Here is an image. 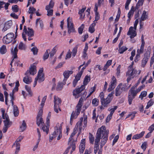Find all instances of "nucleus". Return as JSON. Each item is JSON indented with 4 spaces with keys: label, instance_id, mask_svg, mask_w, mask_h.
Instances as JSON below:
<instances>
[{
    "label": "nucleus",
    "instance_id": "f257e3e1",
    "mask_svg": "<svg viewBox=\"0 0 154 154\" xmlns=\"http://www.w3.org/2000/svg\"><path fill=\"white\" fill-rule=\"evenodd\" d=\"M109 134V131L108 130H106L105 126L103 125L98 129L96 134L95 140H96L97 138H98L99 143L100 144V140L101 139L100 148L98 152V154H102V148L107 142Z\"/></svg>",
    "mask_w": 154,
    "mask_h": 154
},
{
    "label": "nucleus",
    "instance_id": "f03ea898",
    "mask_svg": "<svg viewBox=\"0 0 154 154\" xmlns=\"http://www.w3.org/2000/svg\"><path fill=\"white\" fill-rule=\"evenodd\" d=\"M114 94V91L112 92L108 95L107 97L105 99L104 98V94L103 92L100 93L99 97L100 99V101L101 105L103 106L104 107H107L109 103L113 98V94Z\"/></svg>",
    "mask_w": 154,
    "mask_h": 154
},
{
    "label": "nucleus",
    "instance_id": "7ed1b4c3",
    "mask_svg": "<svg viewBox=\"0 0 154 154\" xmlns=\"http://www.w3.org/2000/svg\"><path fill=\"white\" fill-rule=\"evenodd\" d=\"M128 70L126 72V76H128L127 81L128 83L132 79L134 78L137 75H139L140 74L141 71L139 70V72L137 73V71L135 68H128Z\"/></svg>",
    "mask_w": 154,
    "mask_h": 154
},
{
    "label": "nucleus",
    "instance_id": "20e7f679",
    "mask_svg": "<svg viewBox=\"0 0 154 154\" xmlns=\"http://www.w3.org/2000/svg\"><path fill=\"white\" fill-rule=\"evenodd\" d=\"M1 111L2 113V118L4 119H6L3 121L4 126L9 128L12 124V122L10 121L9 116L7 113H5V110L3 108L1 109Z\"/></svg>",
    "mask_w": 154,
    "mask_h": 154
},
{
    "label": "nucleus",
    "instance_id": "39448f33",
    "mask_svg": "<svg viewBox=\"0 0 154 154\" xmlns=\"http://www.w3.org/2000/svg\"><path fill=\"white\" fill-rule=\"evenodd\" d=\"M137 93L136 91V86L132 87L129 90L128 96V100L129 105L132 103V100L135 98Z\"/></svg>",
    "mask_w": 154,
    "mask_h": 154
},
{
    "label": "nucleus",
    "instance_id": "423d86ee",
    "mask_svg": "<svg viewBox=\"0 0 154 154\" xmlns=\"http://www.w3.org/2000/svg\"><path fill=\"white\" fill-rule=\"evenodd\" d=\"M16 38L15 37L14 38V34L13 33H10L8 34L4 37L3 42L5 44H8L11 42L14 39V40L12 42V43L14 44L16 42Z\"/></svg>",
    "mask_w": 154,
    "mask_h": 154
},
{
    "label": "nucleus",
    "instance_id": "0eeeda50",
    "mask_svg": "<svg viewBox=\"0 0 154 154\" xmlns=\"http://www.w3.org/2000/svg\"><path fill=\"white\" fill-rule=\"evenodd\" d=\"M23 31L22 33V36L25 41H26V35H27L28 36H34V32L33 29H32L28 28V30H27L26 27L25 26H24Z\"/></svg>",
    "mask_w": 154,
    "mask_h": 154
},
{
    "label": "nucleus",
    "instance_id": "6e6552de",
    "mask_svg": "<svg viewBox=\"0 0 154 154\" xmlns=\"http://www.w3.org/2000/svg\"><path fill=\"white\" fill-rule=\"evenodd\" d=\"M62 129L61 124H60L59 123H57L54 128V131L53 133L57 135V136L58 135L57 138V140H60L62 137Z\"/></svg>",
    "mask_w": 154,
    "mask_h": 154
},
{
    "label": "nucleus",
    "instance_id": "1a4fd4ad",
    "mask_svg": "<svg viewBox=\"0 0 154 154\" xmlns=\"http://www.w3.org/2000/svg\"><path fill=\"white\" fill-rule=\"evenodd\" d=\"M67 26L68 29V32L70 34L71 32H75L74 27V25L72 18L69 17L67 19Z\"/></svg>",
    "mask_w": 154,
    "mask_h": 154
},
{
    "label": "nucleus",
    "instance_id": "9d476101",
    "mask_svg": "<svg viewBox=\"0 0 154 154\" xmlns=\"http://www.w3.org/2000/svg\"><path fill=\"white\" fill-rule=\"evenodd\" d=\"M51 113L49 112L48 114V116L46 119V125L42 127V129L44 132H45L47 134H48L49 131V124L50 122V119L51 117Z\"/></svg>",
    "mask_w": 154,
    "mask_h": 154
},
{
    "label": "nucleus",
    "instance_id": "9b49d317",
    "mask_svg": "<svg viewBox=\"0 0 154 154\" xmlns=\"http://www.w3.org/2000/svg\"><path fill=\"white\" fill-rule=\"evenodd\" d=\"M117 82V81L116 78L114 76H113L111 79L110 84L107 89V91L108 92H110L112 91L115 88Z\"/></svg>",
    "mask_w": 154,
    "mask_h": 154
},
{
    "label": "nucleus",
    "instance_id": "f8f14e48",
    "mask_svg": "<svg viewBox=\"0 0 154 154\" xmlns=\"http://www.w3.org/2000/svg\"><path fill=\"white\" fill-rule=\"evenodd\" d=\"M85 87L84 85H81L80 87L73 90L72 92L73 95L75 97V98H77L80 97L79 94L85 89Z\"/></svg>",
    "mask_w": 154,
    "mask_h": 154
},
{
    "label": "nucleus",
    "instance_id": "ddd939ff",
    "mask_svg": "<svg viewBox=\"0 0 154 154\" xmlns=\"http://www.w3.org/2000/svg\"><path fill=\"white\" fill-rule=\"evenodd\" d=\"M36 66L34 64L31 65L29 70H27L25 73V75H28L29 74L34 75L36 73Z\"/></svg>",
    "mask_w": 154,
    "mask_h": 154
},
{
    "label": "nucleus",
    "instance_id": "4468645a",
    "mask_svg": "<svg viewBox=\"0 0 154 154\" xmlns=\"http://www.w3.org/2000/svg\"><path fill=\"white\" fill-rule=\"evenodd\" d=\"M83 99L81 97L79 99V102L76 107V109L77 110V114H79L81 109V108L83 104Z\"/></svg>",
    "mask_w": 154,
    "mask_h": 154
},
{
    "label": "nucleus",
    "instance_id": "2eb2a0df",
    "mask_svg": "<svg viewBox=\"0 0 154 154\" xmlns=\"http://www.w3.org/2000/svg\"><path fill=\"white\" fill-rule=\"evenodd\" d=\"M133 29V27L132 26H131L127 33V35H130V37L131 38H134L137 35L136 31Z\"/></svg>",
    "mask_w": 154,
    "mask_h": 154
},
{
    "label": "nucleus",
    "instance_id": "dca6fc26",
    "mask_svg": "<svg viewBox=\"0 0 154 154\" xmlns=\"http://www.w3.org/2000/svg\"><path fill=\"white\" fill-rule=\"evenodd\" d=\"M83 118H81L80 119L79 121L77 122L75 126H76V127H77L78 128L79 127V130L78 131L79 134H80L82 129H84L85 128H84V126H83V127L82 126V122H83Z\"/></svg>",
    "mask_w": 154,
    "mask_h": 154
},
{
    "label": "nucleus",
    "instance_id": "f3484780",
    "mask_svg": "<svg viewBox=\"0 0 154 154\" xmlns=\"http://www.w3.org/2000/svg\"><path fill=\"white\" fill-rule=\"evenodd\" d=\"M122 85V83L118 85L115 89V95L116 96H119L121 94L122 91L121 89V86Z\"/></svg>",
    "mask_w": 154,
    "mask_h": 154
},
{
    "label": "nucleus",
    "instance_id": "a211bd4d",
    "mask_svg": "<svg viewBox=\"0 0 154 154\" xmlns=\"http://www.w3.org/2000/svg\"><path fill=\"white\" fill-rule=\"evenodd\" d=\"M17 45L14 48V50L13 48H12L11 50V53L12 54L13 56V59L14 60L17 58V54L18 50L17 49Z\"/></svg>",
    "mask_w": 154,
    "mask_h": 154
},
{
    "label": "nucleus",
    "instance_id": "6ab92c4d",
    "mask_svg": "<svg viewBox=\"0 0 154 154\" xmlns=\"http://www.w3.org/2000/svg\"><path fill=\"white\" fill-rule=\"evenodd\" d=\"M99 140L98 138H97L96 140L95 141L94 145V154H96L98 150L99 151Z\"/></svg>",
    "mask_w": 154,
    "mask_h": 154
},
{
    "label": "nucleus",
    "instance_id": "aec40b11",
    "mask_svg": "<svg viewBox=\"0 0 154 154\" xmlns=\"http://www.w3.org/2000/svg\"><path fill=\"white\" fill-rule=\"evenodd\" d=\"M12 24V22L11 21H8L6 22L5 24L4 27L2 31L5 32L8 29H9L11 26Z\"/></svg>",
    "mask_w": 154,
    "mask_h": 154
},
{
    "label": "nucleus",
    "instance_id": "412c9836",
    "mask_svg": "<svg viewBox=\"0 0 154 154\" xmlns=\"http://www.w3.org/2000/svg\"><path fill=\"white\" fill-rule=\"evenodd\" d=\"M36 123L37 125L38 126H39L40 124H41L42 126H45V125H45L44 123V122H43V119L42 118V117H36Z\"/></svg>",
    "mask_w": 154,
    "mask_h": 154
},
{
    "label": "nucleus",
    "instance_id": "4be33fe9",
    "mask_svg": "<svg viewBox=\"0 0 154 154\" xmlns=\"http://www.w3.org/2000/svg\"><path fill=\"white\" fill-rule=\"evenodd\" d=\"M73 73L72 71L65 70L63 73V75L65 78V79H67L70 75Z\"/></svg>",
    "mask_w": 154,
    "mask_h": 154
},
{
    "label": "nucleus",
    "instance_id": "5701e85b",
    "mask_svg": "<svg viewBox=\"0 0 154 154\" xmlns=\"http://www.w3.org/2000/svg\"><path fill=\"white\" fill-rule=\"evenodd\" d=\"M144 134L145 131H142L139 134H137L133 136L132 138L133 139H138L142 137L144 135Z\"/></svg>",
    "mask_w": 154,
    "mask_h": 154
},
{
    "label": "nucleus",
    "instance_id": "b1692460",
    "mask_svg": "<svg viewBox=\"0 0 154 154\" xmlns=\"http://www.w3.org/2000/svg\"><path fill=\"white\" fill-rule=\"evenodd\" d=\"M135 11L134 8L133 6H132L131 10L128 14V21L130 20L131 19V17H132L134 14V11Z\"/></svg>",
    "mask_w": 154,
    "mask_h": 154
},
{
    "label": "nucleus",
    "instance_id": "393cba45",
    "mask_svg": "<svg viewBox=\"0 0 154 154\" xmlns=\"http://www.w3.org/2000/svg\"><path fill=\"white\" fill-rule=\"evenodd\" d=\"M54 104L55 103V102L56 103L55 104V105H60L61 104L62 102V100L61 99L58 97H57L56 95H54Z\"/></svg>",
    "mask_w": 154,
    "mask_h": 154
},
{
    "label": "nucleus",
    "instance_id": "a878e982",
    "mask_svg": "<svg viewBox=\"0 0 154 154\" xmlns=\"http://www.w3.org/2000/svg\"><path fill=\"white\" fill-rule=\"evenodd\" d=\"M81 77L77 74H76L72 82L73 87H75L76 86L78 81L80 79Z\"/></svg>",
    "mask_w": 154,
    "mask_h": 154
},
{
    "label": "nucleus",
    "instance_id": "bb28decb",
    "mask_svg": "<svg viewBox=\"0 0 154 154\" xmlns=\"http://www.w3.org/2000/svg\"><path fill=\"white\" fill-rule=\"evenodd\" d=\"M77 114V110H76L75 111H73L71 115L70 118V123H71L72 122H73V120L74 119H76L78 116L79 115Z\"/></svg>",
    "mask_w": 154,
    "mask_h": 154
},
{
    "label": "nucleus",
    "instance_id": "cd10ccee",
    "mask_svg": "<svg viewBox=\"0 0 154 154\" xmlns=\"http://www.w3.org/2000/svg\"><path fill=\"white\" fill-rule=\"evenodd\" d=\"M26 75L23 79V82L26 84H29L32 81L31 78L28 75Z\"/></svg>",
    "mask_w": 154,
    "mask_h": 154
},
{
    "label": "nucleus",
    "instance_id": "c85d7f7f",
    "mask_svg": "<svg viewBox=\"0 0 154 154\" xmlns=\"http://www.w3.org/2000/svg\"><path fill=\"white\" fill-rule=\"evenodd\" d=\"M151 52V48L149 46L148 47L147 51L144 54V57L146 58L147 59H149L150 57Z\"/></svg>",
    "mask_w": 154,
    "mask_h": 154
},
{
    "label": "nucleus",
    "instance_id": "c756f323",
    "mask_svg": "<svg viewBox=\"0 0 154 154\" xmlns=\"http://www.w3.org/2000/svg\"><path fill=\"white\" fill-rule=\"evenodd\" d=\"M35 78L37 79V80H38L39 82H42L44 81L45 79V75L44 74L39 75L38 76V75Z\"/></svg>",
    "mask_w": 154,
    "mask_h": 154
},
{
    "label": "nucleus",
    "instance_id": "7c9ffc66",
    "mask_svg": "<svg viewBox=\"0 0 154 154\" xmlns=\"http://www.w3.org/2000/svg\"><path fill=\"white\" fill-rule=\"evenodd\" d=\"M91 80V78L90 76L86 75L85 77L84 81H83V85H84L85 86V85H87L88 82L90 81Z\"/></svg>",
    "mask_w": 154,
    "mask_h": 154
},
{
    "label": "nucleus",
    "instance_id": "2f4dec72",
    "mask_svg": "<svg viewBox=\"0 0 154 154\" xmlns=\"http://www.w3.org/2000/svg\"><path fill=\"white\" fill-rule=\"evenodd\" d=\"M148 18V15L146 14V12L144 11L140 18V21H143L145 20Z\"/></svg>",
    "mask_w": 154,
    "mask_h": 154
},
{
    "label": "nucleus",
    "instance_id": "473e14b6",
    "mask_svg": "<svg viewBox=\"0 0 154 154\" xmlns=\"http://www.w3.org/2000/svg\"><path fill=\"white\" fill-rule=\"evenodd\" d=\"M26 128V124L25 120H23V121L22 125L20 127V131L22 132Z\"/></svg>",
    "mask_w": 154,
    "mask_h": 154
},
{
    "label": "nucleus",
    "instance_id": "72a5a7b5",
    "mask_svg": "<svg viewBox=\"0 0 154 154\" xmlns=\"http://www.w3.org/2000/svg\"><path fill=\"white\" fill-rule=\"evenodd\" d=\"M14 107V114L15 117L17 116L19 114V111L17 106L16 105L13 106Z\"/></svg>",
    "mask_w": 154,
    "mask_h": 154
},
{
    "label": "nucleus",
    "instance_id": "f704fd0d",
    "mask_svg": "<svg viewBox=\"0 0 154 154\" xmlns=\"http://www.w3.org/2000/svg\"><path fill=\"white\" fill-rule=\"evenodd\" d=\"M50 52V50L48 49L46 50L43 56V60L45 61L47 60L49 56V52Z\"/></svg>",
    "mask_w": 154,
    "mask_h": 154
},
{
    "label": "nucleus",
    "instance_id": "c9c22d12",
    "mask_svg": "<svg viewBox=\"0 0 154 154\" xmlns=\"http://www.w3.org/2000/svg\"><path fill=\"white\" fill-rule=\"evenodd\" d=\"M7 51L6 46L5 45H3L0 48V53L2 54H5Z\"/></svg>",
    "mask_w": 154,
    "mask_h": 154
},
{
    "label": "nucleus",
    "instance_id": "e433bc0d",
    "mask_svg": "<svg viewBox=\"0 0 154 154\" xmlns=\"http://www.w3.org/2000/svg\"><path fill=\"white\" fill-rule=\"evenodd\" d=\"M96 87V85H95L94 87H91L89 90V93L87 96V97H88L90 96L93 93H94L95 91Z\"/></svg>",
    "mask_w": 154,
    "mask_h": 154
},
{
    "label": "nucleus",
    "instance_id": "4c0bfd02",
    "mask_svg": "<svg viewBox=\"0 0 154 154\" xmlns=\"http://www.w3.org/2000/svg\"><path fill=\"white\" fill-rule=\"evenodd\" d=\"M128 49V48L125 46H122V47L119 48V52L120 54H123L125 51Z\"/></svg>",
    "mask_w": 154,
    "mask_h": 154
},
{
    "label": "nucleus",
    "instance_id": "58836bf2",
    "mask_svg": "<svg viewBox=\"0 0 154 154\" xmlns=\"http://www.w3.org/2000/svg\"><path fill=\"white\" fill-rule=\"evenodd\" d=\"M63 83L61 82H59L56 88V90L57 91L61 90L63 87Z\"/></svg>",
    "mask_w": 154,
    "mask_h": 154
},
{
    "label": "nucleus",
    "instance_id": "ea45409f",
    "mask_svg": "<svg viewBox=\"0 0 154 154\" xmlns=\"http://www.w3.org/2000/svg\"><path fill=\"white\" fill-rule=\"evenodd\" d=\"M78 47V45H76L72 50V55L73 57H75L77 51V49Z\"/></svg>",
    "mask_w": 154,
    "mask_h": 154
},
{
    "label": "nucleus",
    "instance_id": "a19ab883",
    "mask_svg": "<svg viewBox=\"0 0 154 154\" xmlns=\"http://www.w3.org/2000/svg\"><path fill=\"white\" fill-rule=\"evenodd\" d=\"M154 103V102L153 100L152 99H151L147 103V105L146 106V109H148L149 108L150 106H152L153 103Z\"/></svg>",
    "mask_w": 154,
    "mask_h": 154
},
{
    "label": "nucleus",
    "instance_id": "79ce46f5",
    "mask_svg": "<svg viewBox=\"0 0 154 154\" xmlns=\"http://www.w3.org/2000/svg\"><path fill=\"white\" fill-rule=\"evenodd\" d=\"M148 59H147L146 57H144L142 60L141 62V66L142 67H144L146 64V63L147 62V61H148Z\"/></svg>",
    "mask_w": 154,
    "mask_h": 154
},
{
    "label": "nucleus",
    "instance_id": "37998d69",
    "mask_svg": "<svg viewBox=\"0 0 154 154\" xmlns=\"http://www.w3.org/2000/svg\"><path fill=\"white\" fill-rule=\"evenodd\" d=\"M89 139L90 143L93 144L94 140V137L91 133H89Z\"/></svg>",
    "mask_w": 154,
    "mask_h": 154
},
{
    "label": "nucleus",
    "instance_id": "c03bdc74",
    "mask_svg": "<svg viewBox=\"0 0 154 154\" xmlns=\"http://www.w3.org/2000/svg\"><path fill=\"white\" fill-rule=\"evenodd\" d=\"M144 0H138L136 5V9H138L140 6H142L143 5Z\"/></svg>",
    "mask_w": 154,
    "mask_h": 154
},
{
    "label": "nucleus",
    "instance_id": "a18cd8bd",
    "mask_svg": "<svg viewBox=\"0 0 154 154\" xmlns=\"http://www.w3.org/2000/svg\"><path fill=\"white\" fill-rule=\"evenodd\" d=\"M18 48L21 50H24L26 48V46L22 42H21L19 44Z\"/></svg>",
    "mask_w": 154,
    "mask_h": 154
},
{
    "label": "nucleus",
    "instance_id": "49530a36",
    "mask_svg": "<svg viewBox=\"0 0 154 154\" xmlns=\"http://www.w3.org/2000/svg\"><path fill=\"white\" fill-rule=\"evenodd\" d=\"M99 100L96 98H95L93 99L92 100V104L94 105V106H98L99 104Z\"/></svg>",
    "mask_w": 154,
    "mask_h": 154
},
{
    "label": "nucleus",
    "instance_id": "de8ad7c7",
    "mask_svg": "<svg viewBox=\"0 0 154 154\" xmlns=\"http://www.w3.org/2000/svg\"><path fill=\"white\" fill-rule=\"evenodd\" d=\"M85 148V145L80 144L79 146V150L80 153H82Z\"/></svg>",
    "mask_w": 154,
    "mask_h": 154
},
{
    "label": "nucleus",
    "instance_id": "09e8293b",
    "mask_svg": "<svg viewBox=\"0 0 154 154\" xmlns=\"http://www.w3.org/2000/svg\"><path fill=\"white\" fill-rule=\"evenodd\" d=\"M56 103L55 102V103L54 104V111L56 112L57 113H58L59 112L58 110H59L60 111H61V109L60 108V105H55V104Z\"/></svg>",
    "mask_w": 154,
    "mask_h": 154
},
{
    "label": "nucleus",
    "instance_id": "8fccbe9b",
    "mask_svg": "<svg viewBox=\"0 0 154 154\" xmlns=\"http://www.w3.org/2000/svg\"><path fill=\"white\" fill-rule=\"evenodd\" d=\"M31 51L32 52L34 55H36L38 54V49L35 46L31 48Z\"/></svg>",
    "mask_w": 154,
    "mask_h": 154
},
{
    "label": "nucleus",
    "instance_id": "3c124183",
    "mask_svg": "<svg viewBox=\"0 0 154 154\" xmlns=\"http://www.w3.org/2000/svg\"><path fill=\"white\" fill-rule=\"evenodd\" d=\"M25 88L26 91L28 92L30 96H32V93L31 90L30 88L27 85H26L25 86Z\"/></svg>",
    "mask_w": 154,
    "mask_h": 154
},
{
    "label": "nucleus",
    "instance_id": "603ef678",
    "mask_svg": "<svg viewBox=\"0 0 154 154\" xmlns=\"http://www.w3.org/2000/svg\"><path fill=\"white\" fill-rule=\"evenodd\" d=\"M147 93V92L145 91H142L139 96V98H140L141 100H142L143 99V97L146 96Z\"/></svg>",
    "mask_w": 154,
    "mask_h": 154
},
{
    "label": "nucleus",
    "instance_id": "864d4df0",
    "mask_svg": "<svg viewBox=\"0 0 154 154\" xmlns=\"http://www.w3.org/2000/svg\"><path fill=\"white\" fill-rule=\"evenodd\" d=\"M23 137L21 136H20L16 140L15 142L14 143L12 147H13L14 146H15V144H17L18 143H19V142H20L21 140L23 139Z\"/></svg>",
    "mask_w": 154,
    "mask_h": 154
},
{
    "label": "nucleus",
    "instance_id": "5fc2aeb1",
    "mask_svg": "<svg viewBox=\"0 0 154 154\" xmlns=\"http://www.w3.org/2000/svg\"><path fill=\"white\" fill-rule=\"evenodd\" d=\"M16 148L15 152L16 154H18V152L20 150V143H18L17 144H15Z\"/></svg>",
    "mask_w": 154,
    "mask_h": 154
},
{
    "label": "nucleus",
    "instance_id": "6e6d98bb",
    "mask_svg": "<svg viewBox=\"0 0 154 154\" xmlns=\"http://www.w3.org/2000/svg\"><path fill=\"white\" fill-rule=\"evenodd\" d=\"M84 28V24H82L81 26L79 28L78 31L79 34H82Z\"/></svg>",
    "mask_w": 154,
    "mask_h": 154
},
{
    "label": "nucleus",
    "instance_id": "4d7b16f0",
    "mask_svg": "<svg viewBox=\"0 0 154 154\" xmlns=\"http://www.w3.org/2000/svg\"><path fill=\"white\" fill-rule=\"evenodd\" d=\"M56 51L57 50L55 46L52 49L50 54V57H53L54 56V55L56 54Z\"/></svg>",
    "mask_w": 154,
    "mask_h": 154
},
{
    "label": "nucleus",
    "instance_id": "13d9d810",
    "mask_svg": "<svg viewBox=\"0 0 154 154\" xmlns=\"http://www.w3.org/2000/svg\"><path fill=\"white\" fill-rule=\"evenodd\" d=\"M144 48L140 47V49H138L137 51V54L140 55L141 54L143 53Z\"/></svg>",
    "mask_w": 154,
    "mask_h": 154
},
{
    "label": "nucleus",
    "instance_id": "bf43d9fd",
    "mask_svg": "<svg viewBox=\"0 0 154 154\" xmlns=\"http://www.w3.org/2000/svg\"><path fill=\"white\" fill-rule=\"evenodd\" d=\"M14 94L13 93H11L10 94V96L11 97V100L10 101V103H11L12 104V106H14Z\"/></svg>",
    "mask_w": 154,
    "mask_h": 154
},
{
    "label": "nucleus",
    "instance_id": "052dcab7",
    "mask_svg": "<svg viewBox=\"0 0 154 154\" xmlns=\"http://www.w3.org/2000/svg\"><path fill=\"white\" fill-rule=\"evenodd\" d=\"M12 9L14 12H17L19 11L18 6L17 5H13L12 6Z\"/></svg>",
    "mask_w": 154,
    "mask_h": 154
},
{
    "label": "nucleus",
    "instance_id": "680f3d73",
    "mask_svg": "<svg viewBox=\"0 0 154 154\" xmlns=\"http://www.w3.org/2000/svg\"><path fill=\"white\" fill-rule=\"evenodd\" d=\"M121 68V66L120 65H119L117 67L116 70V75L117 76H120V69Z\"/></svg>",
    "mask_w": 154,
    "mask_h": 154
},
{
    "label": "nucleus",
    "instance_id": "e2e57ef3",
    "mask_svg": "<svg viewBox=\"0 0 154 154\" xmlns=\"http://www.w3.org/2000/svg\"><path fill=\"white\" fill-rule=\"evenodd\" d=\"M87 67V66H86L85 65L82 68V69H81V71L79 72H78L77 74L78 75H79L80 76H82V74H83V73L84 72V69H85L86 67Z\"/></svg>",
    "mask_w": 154,
    "mask_h": 154
},
{
    "label": "nucleus",
    "instance_id": "0e129e2a",
    "mask_svg": "<svg viewBox=\"0 0 154 154\" xmlns=\"http://www.w3.org/2000/svg\"><path fill=\"white\" fill-rule=\"evenodd\" d=\"M36 11V9L33 7H30L28 11L29 14H33L34 12Z\"/></svg>",
    "mask_w": 154,
    "mask_h": 154
},
{
    "label": "nucleus",
    "instance_id": "69168bd1",
    "mask_svg": "<svg viewBox=\"0 0 154 154\" xmlns=\"http://www.w3.org/2000/svg\"><path fill=\"white\" fill-rule=\"evenodd\" d=\"M119 136L118 135H117L115 137L114 139L113 140L112 145L113 146L115 143L117 141L119 138Z\"/></svg>",
    "mask_w": 154,
    "mask_h": 154
},
{
    "label": "nucleus",
    "instance_id": "338daca9",
    "mask_svg": "<svg viewBox=\"0 0 154 154\" xmlns=\"http://www.w3.org/2000/svg\"><path fill=\"white\" fill-rule=\"evenodd\" d=\"M65 62H63L59 63L58 65L55 67V69H57L58 68H61L62 67L63 65L64 64Z\"/></svg>",
    "mask_w": 154,
    "mask_h": 154
},
{
    "label": "nucleus",
    "instance_id": "774afa93",
    "mask_svg": "<svg viewBox=\"0 0 154 154\" xmlns=\"http://www.w3.org/2000/svg\"><path fill=\"white\" fill-rule=\"evenodd\" d=\"M146 142H144L142 144L141 146V148L144 151H145L146 148Z\"/></svg>",
    "mask_w": 154,
    "mask_h": 154
}]
</instances>
